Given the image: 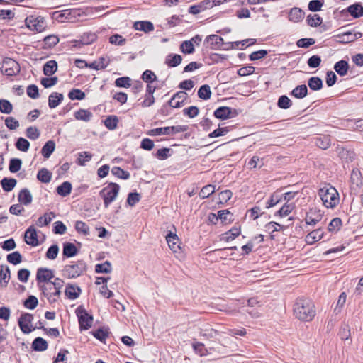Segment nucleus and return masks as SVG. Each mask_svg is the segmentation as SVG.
<instances>
[{"instance_id": "42", "label": "nucleus", "mask_w": 363, "mask_h": 363, "mask_svg": "<svg viewBox=\"0 0 363 363\" xmlns=\"http://www.w3.org/2000/svg\"><path fill=\"white\" fill-rule=\"evenodd\" d=\"M118 119L116 116H110L104 121L105 126L109 130H115L117 128Z\"/></svg>"}, {"instance_id": "9", "label": "nucleus", "mask_w": 363, "mask_h": 363, "mask_svg": "<svg viewBox=\"0 0 363 363\" xmlns=\"http://www.w3.org/2000/svg\"><path fill=\"white\" fill-rule=\"evenodd\" d=\"M84 270V264L81 262L74 264L66 265L63 272L65 276L69 279H74L80 276Z\"/></svg>"}, {"instance_id": "44", "label": "nucleus", "mask_w": 363, "mask_h": 363, "mask_svg": "<svg viewBox=\"0 0 363 363\" xmlns=\"http://www.w3.org/2000/svg\"><path fill=\"white\" fill-rule=\"evenodd\" d=\"M216 186L211 184L206 185L203 186L200 193L199 196L201 199H206L208 198L209 196L213 194L215 192Z\"/></svg>"}, {"instance_id": "39", "label": "nucleus", "mask_w": 363, "mask_h": 363, "mask_svg": "<svg viewBox=\"0 0 363 363\" xmlns=\"http://www.w3.org/2000/svg\"><path fill=\"white\" fill-rule=\"evenodd\" d=\"M16 180L15 179L11 178H4L1 181V184L2 186L3 189L5 191H11L16 185Z\"/></svg>"}, {"instance_id": "41", "label": "nucleus", "mask_w": 363, "mask_h": 363, "mask_svg": "<svg viewBox=\"0 0 363 363\" xmlns=\"http://www.w3.org/2000/svg\"><path fill=\"white\" fill-rule=\"evenodd\" d=\"M307 23L310 26L316 27L320 26L323 20L318 14H310L306 18Z\"/></svg>"}, {"instance_id": "43", "label": "nucleus", "mask_w": 363, "mask_h": 363, "mask_svg": "<svg viewBox=\"0 0 363 363\" xmlns=\"http://www.w3.org/2000/svg\"><path fill=\"white\" fill-rule=\"evenodd\" d=\"M322 215L320 213H318L315 217H313V212L311 211L306 215L305 220L306 224L315 225L320 221Z\"/></svg>"}, {"instance_id": "50", "label": "nucleus", "mask_w": 363, "mask_h": 363, "mask_svg": "<svg viewBox=\"0 0 363 363\" xmlns=\"http://www.w3.org/2000/svg\"><path fill=\"white\" fill-rule=\"evenodd\" d=\"M147 134L150 136L169 135V127L157 128L148 130Z\"/></svg>"}, {"instance_id": "22", "label": "nucleus", "mask_w": 363, "mask_h": 363, "mask_svg": "<svg viewBox=\"0 0 363 363\" xmlns=\"http://www.w3.org/2000/svg\"><path fill=\"white\" fill-rule=\"evenodd\" d=\"M232 109L230 107L222 106L219 107L214 111L216 118L225 120L230 117Z\"/></svg>"}, {"instance_id": "2", "label": "nucleus", "mask_w": 363, "mask_h": 363, "mask_svg": "<svg viewBox=\"0 0 363 363\" xmlns=\"http://www.w3.org/2000/svg\"><path fill=\"white\" fill-rule=\"evenodd\" d=\"M318 196L327 208H335L340 203V195L337 189L330 184H326L318 190Z\"/></svg>"}, {"instance_id": "15", "label": "nucleus", "mask_w": 363, "mask_h": 363, "mask_svg": "<svg viewBox=\"0 0 363 363\" xmlns=\"http://www.w3.org/2000/svg\"><path fill=\"white\" fill-rule=\"evenodd\" d=\"M205 43L213 50L220 48L223 44V39L217 35H210L205 39Z\"/></svg>"}, {"instance_id": "57", "label": "nucleus", "mask_w": 363, "mask_h": 363, "mask_svg": "<svg viewBox=\"0 0 363 363\" xmlns=\"http://www.w3.org/2000/svg\"><path fill=\"white\" fill-rule=\"evenodd\" d=\"M12 104L8 100H0V111L1 113L9 114L12 111Z\"/></svg>"}, {"instance_id": "26", "label": "nucleus", "mask_w": 363, "mask_h": 363, "mask_svg": "<svg viewBox=\"0 0 363 363\" xmlns=\"http://www.w3.org/2000/svg\"><path fill=\"white\" fill-rule=\"evenodd\" d=\"M349 65L347 61L340 60L334 65V69L340 76H345L347 74Z\"/></svg>"}, {"instance_id": "20", "label": "nucleus", "mask_w": 363, "mask_h": 363, "mask_svg": "<svg viewBox=\"0 0 363 363\" xmlns=\"http://www.w3.org/2000/svg\"><path fill=\"white\" fill-rule=\"evenodd\" d=\"M60 41L56 35H49L44 38L41 48L43 49H50L55 47Z\"/></svg>"}, {"instance_id": "61", "label": "nucleus", "mask_w": 363, "mask_h": 363, "mask_svg": "<svg viewBox=\"0 0 363 363\" xmlns=\"http://www.w3.org/2000/svg\"><path fill=\"white\" fill-rule=\"evenodd\" d=\"M192 347L195 352L200 356H204L207 353V350L206 349L204 345L201 342H194L192 344Z\"/></svg>"}, {"instance_id": "14", "label": "nucleus", "mask_w": 363, "mask_h": 363, "mask_svg": "<svg viewBox=\"0 0 363 363\" xmlns=\"http://www.w3.org/2000/svg\"><path fill=\"white\" fill-rule=\"evenodd\" d=\"M54 277L53 272L46 268H40L37 271L36 279L38 282H51L50 279Z\"/></svg>"}, {"instance_id": "35", "label": "nucleus", "mask_w": 363, "mask_h": 363, "mask_svg": "<svg viewBox=\"0 0 363 363\" xmlns=\"http://www.w3.org/2000/svg\"><path fill=\"white\" fill-rule=\"evenodd\" d=\"M37 179L43 183H49L52 179V174L45 168L38 171Z\"/></svg>"}, {"instance_id": "60", "label": "nucleus", "mask_w": 363, "mask_h": 363, "mask_svg": "<svg viewBox=\"0 0 363 363\" xmlns=\"http://www.w3.org/2000/svg\"><path fill=\"white\" fill-rule=\"evenodd\" d=\"M26 136L30 140H36L40 137V131L36 127L30 126L26 129Z\"/></svg>"}, {"instance_id": "40", "label": "nucleus", "mask_w": 363, "mask_h": 363, "mask_svg": "<svg viewBox=\"0 0 363 363\" xmlns=\"http://www.w3.org/2000/svg\"><path fill=\"white\" fill-rule=\"evenodd\" d=\"M198 96L203 100L209 99L211 96V91L209 85L205 84L201 86L198 91Z\"/></svg>"}, {"instance_id": "58", "label": "nucleus", "mask_w": 363, "mask_h": 363, "mask_svg": "<svg viewBox=\"0 0 363 363\" xmlns=\"http://www.w3.org/2000/svg\"><path fill=\"white\" fill-rule=\"evenodd\" d=\"M323 4V0H312L308 4V9L313 12L319 11L321 10Z\"/></svg>"}, {"instance_id": "13", "label": "nucleus", "mask_w": 363, "mask_h": 363, "mask_svg": "<svg viewBox=\"0 0 363 363\" xmlns=\"http://www.w3.org/2000/svg\"><path fill=\"white\" fill-rule=\"evenodd\" d=\"M25 242L31 246H37L39 244L36 230L33 226L29 227L24 235Z\"/></svg>"}, {"instance_id": "48", "label": "nucleus", "mask_w": 363, "mask_h": 363, "mask_svg": "<svg viewBox=\"0 0 363 363\" xmlns=\"http://www.w3.org/2000/svg\"><path fill=\"white\" fill-rule=\"evenodd\" d=\"M22 165V161L18 158H13L10 160L9 162V171L12 173H16L18 172Z\"/></svg>"}, {"instance_id": "12", "label": "nucleus", "mask_w": 363, "mask_h": 363, "mask_svg": "<svg viewBox=\"0 0 363 363\" xmlns=\"http://www.w3.org/2000/svg\"><path fill=\"white\" fill-rule=\"evenodd\" d=\"M187 99V94L180 91L176 93L169 101V105L172 108H179L183 106Z\"/></svg>"}, {"instance_id": "32", "label": "nucleus", "mask_w": 363, "mask_h": 363, "mask_svg": "<svg viewBox=\"0 0 363 363\" xmlns=\"http://www.w3.org/2000/svg\"><path fill=\"white\" fill-rule=\"evenodd\" d=\"M57 69V64L55 60L47 62L43 67V73L46 76H51Z\"/></svg>"}, {"instance_id": "31", "label": "nucleus", "mask_w": 363, "mask_h": 363, "mask_svg": "<svg viewBox=\"0 0 363 363\" xmlns=\"http://www.w3.org/2000/svg\"><path fill=\"white\" fill-rule=\"evenodd\" d=\"M32 348L35 351H45L48 348V343L43 338L37 337L32 343Z\"/></svg>"}, {"instance_id": "19", "label": "nucleus", "mask_w": 363, "mask_h": 363, "mask_svg": "<svg viewBox=\"0 0 363 363\" xmlns=\"http://www.w3.org/2000/svg\"><path fill=\"white\" fill-rule=\"evenodd\" d=\"M93 322V318L91 315L86 313L85 311H82V315L79 317V323L81 329L87 330L89 329Z\"/></svg>"}, {"instance_id": "30", "label": "nucleus", "mask_w": 363, "mask_h": 363, "mask_svg": "<svg viewBox=\"0 0 363 363\" xmlns=\"http://www.w3.org/2000/svg\"><path fill=\"white\" fill-rule=\"evenodd\" d=\"M182 60L181 55L177 54H170L166 57L165 63L171 67L178 66Z\"/></svg>"}, {"instance_id": "55", "label": "nucleus", "mask_w": 363, "mask_h": 363, "mask_svg": "<svg viewBox=\"0 0 363 363\" xmlns=\"http://www.w3.org/2000/svg\"><path fill=\"white\" fill-rule=\"evenodd\" d=\"M281 200V196L279 194V192H274L273 193L268 202L267 203L266 208H269L273 206H274L276 204H277L279 202H280Z\"/></svg>"}, {"instance_id": "28", "label": "nucleus", "mask_w": 363, "mask_h": 363, "mask_svg": "<svg viewBox=\"0 0 363 363\" xmlns=\"http://www.w3.org/2000/svg\"><path fill=\"white\" fill-rule=\"evenodd\" d=\"M347 11L354 18H359L363 16V6L360 4H354L347 8Z\"/></svg>"}, {"instance_id": "52", "label": "nucleus", "mask_w": 363, "mask_h": 363, "mask_svg": "<svg viewBox=\"0 0 363 363\" xmlns=\"http://www.w3.org/2000/svg\"><path fill=\"white\" fill-rule=\"evenodd\" d=\"M240 233L239 228H233L223 235V239L225 241L234 240Z\"/></svg>"}, {"instance_id": "10", "label": "nucleus", "mask_w": 363, "mask_h": 363, "mask_svg": "<svg viewBox=\"0 0 363 363\" xmlns=\"http://www.w3.org/2000/svg\"><path fill=\"white\" fill-rule=\"evenodd\" d=\"M33 316L29 313H25L21 315L18 320V325L24 333H29L32 331V321Z\"/></svg>"}, {"instance_id": "7", "label": "nucleus", "mask_w": 363, "mask_h": 363, "mask_svg": "<svg viewBox=\"0 0 363 363\" xmlns=\"http://www.w3.org/2000/svg\"><path fill=\"white\" fill-rule=\"evenodd\" d=\"M0 69L2 73L9 77L18 74L21 70L19 64L10 57L4 58Z\"/></svg>"}, {"instance_id": "47", "label": "nucleus", "mask_w": 363, "mask_h": 363, "mask_svg": "<svg viewBox=\"0 0 363 363\" xmlns=\"http://www.w3.org/2000/svg\"><path fill=\"white\" fill-rule=\"evenodd\" d=\"M1 284L6 286L10 279V269L9 267H1L0 270Z\"/></svg>"}, {"instance_id": "51", "label": "nucleus", "mask_w": 363, "mask_h": 363, "mask_svg": "<svg viewBox=\"0 0 363 363\" xmlns=\"http://www.w3.org/2000/svg\"><path fill=\"white\" fill-rule=\"evenodd\" d=\"M291 105V101L288 96L285 95L280 96L278 99L277 106L281 108L287 109L290 108Z\"/></svg>"}, {"instance_id": "25", "label": "nucleus", "mask_w": 363, "mask_h": 363, "mask_svg": "<svg viewBox=\"0 0 363 363\" xmlns=\"http://www.w3.org/2000/svg\"><path fill=\"white\" fill-rule=\"evenodd\" d=\"M315 145L323 149L327 150L331 145L330 138L329 135H320L315 138Z\"/></svg>"}, {"instance_id": "3", "label": "nucleus", "mask_w": 363, "mask_h": 363, "mask_svg": "<svg viewBox=\"0 0 363 363\" xmlns=\"http://www.w3.org/2000/svg\"><path fill=\"white\" fill-rule=\"evenodd\" d=\"M63 285L64 281L59 278H56L53 282H47L41 285L40 289L48 302L52 304L60 299Z\"/></svg>"}, {"instance_id": "27", "label": "nucleus", "mask_w": 363, "mask_h": 363, "mask_svg": "<svg viewBox=\"0 0 363 363\" xmlns=\"http://www.w3.org/2000/svg\"><path fill=\"white\" fill-rule=\"evenodd\" d=\"M304 16V13L301 9L298 8H293L290 10L289 13V19L293 22H298L300 21Z\"/></svg>"}, {"instance_id": "4", "label": "nucleus", "mask_w": 363, "mask_h": 363, "mask_svg": "<svg viewBox=\"0 0 363 363\" xmlns=\"http://www.w3.org/2000/svg\"><path fill=\"white\" fill-rule=\"evenodd\" d=\"M119 191L120 186L116 183L111 182L99 191V196L104 201L105 208H108L116 200Z\"/></svg>"}, {"instance_id": "38", "label": "nucleus", "mask_w": 363, "mask_h": 363, "mask_svg": "<svg viewBox=\"0 0 363 363\" xmlns=\"http://www.w3.org/2000/svg\"><path fill=\"white\" fill-rule=\"evenodd\" d=\"M92 116V113L85 109H80L74 113V117L77 120L89 121Z\"/></svg>"}, {"instance_id": "1", "label": "nucleus", "mask_w": 363, "mask_h": 363, "mask_svg": "<svg viewBox=\"0 0 363 363\" xmlns=\"http://www.w3.org/2000/svg\"><path fill=\"white\" fill-rule=\"evenodd\" d=\"M293 313L296 318L302 322H311L316 315L313 302L306 298H298L293 306Z\"/></svg>"}, {"instance_id": "49", "label": "nucleus", "mask_w": 363, "mask_h": 363, "mask_svg": "<svg viewBox=\"0 0 363 363\" xmlns=\"http://www.w3.org/2000/svg\"><path fill=\"white\" fill-rule=\"evenodd\" d=\"M16 148L22 152H27L30 147V143L23 138H19L16 143Z\"/></svg>"}, {"instance_id": "8", "label": "nucleus", "mask_w": 363, "mask_h": 363, "mask_svg": "<svg viewBox=\"0 0 363 363\" xmlns=\"http://www.w3.org/2000/svg\"><path fill=\"white\" fill-rule=\"evenodd\" d=\"M166 240L170 250L176 255L177 257H183L182 253L181 241L178 236L172 232L166 235Z\"/></svg>"}, {"instance_id": "37", "label": "nucleus", "mask_w": 363, "mask_h": 363, "mask_svg": "<svg viewBox=\"0 0 363 363\" xmlns=\"http://www.w3.org/2000/svg\"><path fill=\"white\" fill-rule=\"evenodd\" d=\"M77 252L76 246L70 242L64 244L63 247V255L67 257H72L74 256Z\"/></svg>"}, {"instance_id": "18", "label": "nucleus", "mask_w": 363, "mask_h": 363, "mask_svg": "<svg viewBox=\"0 0 363 363\" xmlns=\"http://www.w3.org/2000/svg\"><path fill=\"white\" fill-rule=\"evenodd\" d=\"M133 28L136 30L143 31L145 33L154 30V25L150 21H136L133 24Z\"/></svg>"}, {"instance_id": "23", "label": "nucleus", "mask_w": 363, "mask_h": 363, "mask_svg": "<svg viewBox=\"0 0 363 363\" xmlns=\"http://www.w3.org/2000/svg\"><path fill=\"white\" fill-rule=\"evenodd\" d=\"M63 95L57 92L52 93L48 98V106L50 108H56L62 101Z\"/></svg>"}, {"instance_id": "16", "label": "nucleus", "mask_w": 363, "mask_h": 363, "mask_svg": "<svg viewBox=\"0 0 363 363\" xmlns=\"http://www.w3.org/2000/svg\"><path fill=\"white\" fill-rule=\"evenodd\" d=\"M323 235L324 233L322 228L312 230L306 236L305 241L308 245H313L321 240L323 237Z\"/></svg>"}, {"instance_id": "56", "label": "nucleus", "mask_w": 363, "mask_h": 363, "mask_svg": "<svg viewBox=\"0 0 363 363\" xmlns=\"http://www.w3.org/2000/svg\"><path fill=\"white\" fill-rule=\"evenodd\" d=\"M294 208L293 203L284 204L277 212L281 217H285L289 215Z\"/></svg>"}, {"instance_id": "21", "label": "nucleus", "mask_w": 363, "mask_h": 363, "mask_svg": "<svg viewBox=\"0 0 363 363\" xmlns=\"http://www.w3.org/2000/svg\"><path fill=\"white\" fill-rule=\"evenodd\" d=\"M18 201L25 206L29 205L33 200V196L28 189H23L18 194Z\"/></svg>"}, {"instance_id": "5", "label": "nucleus", "mask_w": 363, "mask_h": 363, "mask_svg": "<svg viewBox=\"0 0 363 363\" xmlns=\"http://www.w3.org/2000/svg\"><path fill=\"white\" fill-rule=\"evenodd\" d=\"M26 26L31 31L42 33L47 28V22L41 16L30 15L25 19Z\"/></svg>"}, {"instance_id": "54", "label": "nucleus", "mask_w": 363, "mask_h": 363, "mask_svg": "<svg viewBox=\"0 0 363 363\" xmlns=\"http://www.w3.org/2000/svg\"><path fill=\"white\" fill-rule=\"evenodd\" d=\"M7 261L13 264H18L22 261L21 255L16 251L7 255Z\"/></svg>"}, {"instance_id": "59", "label": "nucleus", "mask_w": 363, "mask_h": 363, "mask_svg": "<svg viewBox=\"0 0 363 363\" xmlns=\"http://www.w3.org/2000/svg\"><path fill=\"white\" fill-rule=\"evenodd\" d=\"M68 96L72 100H82L85 98V94L80 89H75L69 91Z\"/></svg>"}, {"instance_id": "36", "label": "nucleus", "mask_w": 363, "mask_h": 363, "mask_svg": "<svg viewBox=\"0 0 363 363\" xmlns=\"http://www.w3.org/2000/svg\"><path fill=\"white\" fill-rule=\"evenodd\" d=\"M308 85L311 90L318 91L323 86V82L318 77H312L308 81Z\"/></svg>"}, {"instance_id": "45", "label": "nucleus", "mask_w": 363, "mask_h": 363, "mask_svg": "<svg viewBox=\"0 0 363 363\" xmlns=\"http://www.w3.org/2000/svg\"><path fill=\"white\" fill-rule=\"evenodd\" d=\"M111 173L121 179H128L130 178V173L126 172L118 167H114L111 169Z\"/></svg>"}, {"instance_id": "64", "label": "nucleus", "mask_w": 363, "mask_h": 363, "mask_svg": "<svg viewBox=\"0 0 363 363\" xmlns=\"http://www.w3.org/2000/svg\"><path fill=\"white\" fill-rule=\"evenodd\" d=\"M140 200V195L137 192L130 193L128 195L127 203L130 206H135Z\"/></svg>"}, {"instance_id": "33", "label": "nucleus", "mask_w": 363, "mask_h": 363, "mask_svg": "<svg viewBox=\"0 0 363 363\" xmlns=\"http://www.w3.org/2000/svg\"><path fill=\"white\" fill-rule=\"evenodd\" d=\"M72 184L69 182H65L57 188V193L62 196H67L70 194Z\"/></svg>"}, {"instance_id": "6", "label": "nucleus", "mask_w": 363, "mask_h": 363, "mask_svg": "<svg viewBox=\"0 0 363 363\" xmlns=\"http://www.w3.org/2000/svg\"><path fill=\"white\" fill-rule=\"evenodd\" d=\"M81 16V10L78 9H69L62 11H55L52 17L58 22L65 21L74 22L78 17Z\"/></svg>"}, {"instance_id": "11", "label": "nucleus", "mask_w": 363, "mask_h": 363, "mask_svg": "<svg viewBox=\"0 0 363 363\" xmlns=\"http://www.w3.org/2000/svg\"><path fill=\"white\" fill-rule=\"evenodd\" d=\"M362 36L360 32H344L335 35L337 41L342 43H348L353 42Z\"/></svg>"}, {"instance_id": "34", "label": "nucleus", "mask_w": 363, "mask_h": 363, "mask_svg": "<svg viewBox=\"0 0 363 363\" xmlns=\"http://www.w3.org/2000/svg\"><path fill=\"white\" fill-rule=\"evenodd\" d=\"M55 216V215L52 212L47 213L38 219L36 224L39 227L48 225Z\"/></svg>"}, {"instance_id": "29", "label": "nucleus", "mask_w": 363, "mask_h": 363, "mask_svg": "<svg viewBox=\"0 0 363 363\" xmlns=\"http://www.w3.org/2000/svg\"><path fill=\"white\" fill-rule=\"evenodd\" d=\"M55 149L53 140H48L43 147L41 153L45 158H49Z\"/></svg>"}, {"instance_id": "62", "label": "nucleus", "mask_w": 363, "mask_h": 363, "mask_svg": "<svg viewBox=\"0 0 363 363\" xmlns=\"http://www.w3.org/2000/svg\"><path fill=\"white\" fill-rule=\"evenodd\" d=\"M38 304V298L34 296H30L25 301L24 306L28 309H34Z\"/></svg>"}, {"instance_id": "46", "label": "nucleus", "mask_w": 363, "mask_h": 363, "mask_svg": "<svg viewBox=\"0 0 363 363\" xmlns=\"http://www.w3.org/2000/svg\"><path fill=\"white\" fill-rule=\"evenodd\" d=\"M180 50L184 54H191L194 52V46L190 40H184L180 45Z\"/></svg>"}, {"instance_id": "63", "label": "nucleus", "mask_w": 363, "mask_h": 363, "mask_svg": "<svg viewBox=\"0 0 363 363\" xmlns=\"http://www.w3.org/2000/svg\"><path fill=\"white\" fill-rule=\"evenodd\" d=\"M75 229L78 233H82L84 235H88L89 233V226L85 223H84L82 221H77L76 222Z\"/></svg>"}, {"instance_id": "24", "label": "nucleus", "mask_w": 363, "mask_h": 363, "mask_svg": "<svg viewBox=\"0 0 363 363\" xmlns=\"http://www.w3.org/2000/svg\"><path fill=\"white\" fill-rule=\"evenodd\" d=\"M307 94L308 89L305 84L297 86L291 92V95L297 99H303L307 96Z\"/></svg>"}, {"instance_id": "17", "label": "nucleus", "mask_w": 363, "mask_h": 363, "mask_svg": "<svg viewBox=\"0 0 363 363\" xmlns=\"http://www.w3.org/2000/svg\"><path fill=\"white\" fill-rule=\"evenodd\" d=\"M81 292V289L78 286L72 284H68L65 291L66 296L72 300L77 298L80 296Z\"/></svg>"}, {"instance_id": "53", "label": "nucleus", "mask_w": 363, "mask_h": 363, "mask_svg": "<svg viewBox=\"0 0 363 363\" xmlns=\"http://www.w3.org/2000/svg\"><path fill=\"white\" fill-rule=\"evenodd\" d=\"M95 271L97 273H109L111 271V265L109 262L106 261L102 264H98L95 266Z\"/></svg>"}]
</instances>
